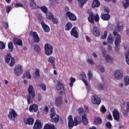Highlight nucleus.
Segmentation results:
<instances>
[{"label": "nucleus", "mask_w": 129, "mask_h": 129, "mask_svg": "<svg viewBox=\"0 0 129 129\" xmlns=\"http://www.w3.org/2000/svg\"><path fill=\"white\" fill-rule=\"evenodd\" d=\"M91 102L93 104L99 105L101 103V99L96 95H93L91 97Z\"/></svg>", "instance_id": "9"}, {"label": "nucleus", "mask_w": 129, "mask_h": 129, "mask_svg": "<svg viewBox=\"0 0 129 129\" xmlns=\"http://www.w3.org/2000/svg\"><path fill=\"white\" fill-rule=\"evenodd\" d=\"M114 76L116 79L119 80L123 77V72L120 70H117L115 71Z\"/></svg>", "instance_id": "10"}, {"label": "nucleus", "mask_w": 129, "mask_h": 129, "mask_svg": "<svg viewBox=\"0 0 129 129\" xmlns=\"http://www.w3.org/2000/svg\"><path fill=\"white\" fill-rule=\"evenodd\" d=\"M66 30L69 31L72 29V23L69 22L66 25Z\"/></svg>", "instance_id": "34"}, {"label": "nucleus", "mask_w": 129, "mask_h": 129, "mask_svg": "<svg viewBox=\"0 0 129 129\" xmlns=\"http://www.w3.org/2000/svg\"><path fill=\"white\" fill-rule=\"evenodd\" d=\"M10 120H15L17 117V113L15 111V110L11 109L9 111V114L8 115Z\"/></svg>", "instance_id": "12"}, {"label": "nucleus", "mask_w": 129, "mask_h": 129, "mask_svg": "<svg viewBox=\"0 0 129 129\" xmlns=\"http://www.w3.org/2000/svg\"><path fill=\"white\" fill-rule=\"evenodd\" d=\"M89 15L88 21L89 22H90L91 24H94V21L96 22V23L99 22V15H98V14L94 15L92 12H90L89 13Z\"/></svg>", "instance_id": "3"}, {"label": "nucleus", "mask_w": 129, "mask_h": 129, "mask_svg": "<svg viewBox=\"0 0 129 129\" xmlns=\"http://www.w3.org/2000/svg\"><path fill=\"white\" fill-rule=\"evenodd\" d=\"M64 11L66 12V16L67 15V13H71V12H70V9L69 8V7H66L64 8Z\"/></svg>", "instance_id": "52"}, {"label": "nucleus", "mask_w": 129, "mask_h": 129, "mask_svg": "<svg viewBox=\"0 0 129 129\" xmlns=\"http://www.w3.org/2000/svg\"><path fill=\"white\" fill-rule=\"evenodd\" d=\"M100 6V2L98 0H94L93 2L92 7L93 9H95V8H98V7Z\"/></svg>", "instance_id": "27"}, {"label": "nucleus", "mask_w": 129, "mask_h": 129, "mask_svg": "<svg viewBox=\"0 0 129 129\" xmlns=\"http://www.w3.org/2000/svg\"><path fill=\"white\" fill-rule=\"evenodd\" d=\"M13 42L14 45H18V46H22L23 45V41H22V40L17 38H14Z\"/></svg>", "instance_id": "26"}, {"label": "nucleus", "mask_w": 129, "mask_h": 129, "mask_svg": "<svg viewBox=\"0 0 129 129\" xmlns=\"http://www.w3.org/2000/svg\"><path fill=\"white\" fill-rule=\"evenodd\" d=\"M56 88L57 91H59L60 94H61L63 91H64V85H63L62 82L58 81L57 82Z\"/></svg>", "instance_id": "13"}, {"label": "nucleus", "mask_w": 129, "mask_h": 129, "mask_svg": "<svg viewBox=\"0 0 129 129\" xmlns=\"http://www.w3.org/2000/svg\"><path fill=\"white\" fill-rule=\"evenodd\" d=\"M82 81L84 82V83H85L86 86V88L87 89L88 92H89V91L90 90V86H88V84H87V81L83 79H82Z\"/></svg>", "instance_id": "41"}, {"label": "nucleus", "mask_w": 129, "mask_h": 129, "mask_svg": "<svg viewBox=\"0 0 129 129\" xmlns=\"http://www.w3.org/2000/svg\"><path fill=\"white\" fill-rule=\"evenodd\" d=\"M8 48L11 52L13 51V49H14V45L13 44V42H9L8 44Z\"/></svg>", "instance_id": "39"}, {"label": "nucleus", "mask_w": 129, "mask_h": 129, "mask_svg": "<svg viewBox=\"0 0 129 129\" xmlns=\"http://www.w3.org/2000/svg\"><path fill=\"white\" fill-rule=\"evenodd\" d=\"M35 97H33V96L31 95H28V96L27 97V102L28 104H31L33 101V99Z\"/></svg>", "instance_id": "35"}, {"label": "nucleus", "mask_w": 129, "mask_h": 129, "mask_svg": "<svg viewBox=\"0 0 129 129\" xmlns=\"http://www.w3.org/2000/svg\"><path fill=\"white\" fill-rule=\"evenodd\" d=\"M11 10H12V7H11V6H8L7 7L6 12L7 13H8V14H9V13H10V12H11Z\"/></svg>", "instance_id": "56"}, {"label": "nucleus", "mask_w": 129, "mask_h": 129, "mask_svg": "<svg viewBox=\"0 0 129 129\" xmlns=\"http://www.w3.org/2000/svg\"><path fill=\"white\" fill-rule=\"evenodd\" d=\"M39 109V106L36 104H33L29 107V111L30 112H37Z\"/></svg>", "instance_id": "18"}, {"label": "nucleus", "mask_w": 129, "mask_h": 129, "mask_svg": "<svg viewBox=\"0 0 129 129\" xmlns=\"http://www.w3.org/2000/svg\"><path fill=\"white\" fill-rule=\"evenodd\" d=\"M100 111L102 113H105L106 112V108H105V106L104 105H102L101 107L100 108Z\"/></svg>", "instance_id": "43"}, {"label": "nucleus", "mask_w": 129, "mask_h": 129, "mask_svg": "<svg viewBox=\"0 0 129 129\" xmlns=\"http://www.w3.org/2000/svg\"><path fill=\"white\" fill-rule=\"evenodd\" d=\"M30 36L32 37L35 43H39L40 42V37L38 35V33L36 32H31L29 34Z\"/></svg>", "instance_id": "11"}, {"label": "nucleus", "mask_w": 129, "mask_h": 129, "mask_svg": "<svg viewBox=\"0 0 129 129\" xmlns=\"http://www.w3.org/2000/svg\"><path fill=\"white\" fill-rule=\"evenodd\" d=\"M81 77H82V78H85V77H86V75H85V73L84 72H82L81 73L80 75Z\"/></svg>", "instance_id": "62"}, {"label": "nucleus", "mask_w": 129, "mask_h": 129, "mask_svg": "<svg viewBox=\"0 0 129 129\" xmlns=\"http://www.w3.org/2000/svg\"><path fill=\"white\" fill-rule=\"evenodd\" d=\"M23 77H27L28 79H31V78H32V75H31L30 71L26 72V74L24 75Z\"/></svg>", "instance_id": "42"}, {"label": "nucleus", "mask_w": 129, "mask_h": 129, "mask_svg": "<svg viewBox=\"0 0 129 129\" xmlns=\"http://www.w3.org/2000/svg\"><path fill=\"white\" fill-rule=\"evenodd\" d=\"M46 19L48 20H53V18H54V16H53V14H52V13L48 12V13H46Z\"/></svg>", "instance_id": "32"}, {"label": "nucleus", "mask_w": 129, "mask_h": 129, "mask_svg": "<svg viewBox=\"0 0 129 129\" xmlns=\"http://www.w3.org/2000/svg\"><path fill=\"white\" fill-rule=\"evenodd\" d=\"M93 34L95 37H98L100 35V32H99V28L97 26H94L93 28Z\"/></svg>", "instance_id": "21"}, {"label": "nucleus", "mask_w": 129, "mask_h": 129, "mask_svg": "<svg viewBox=\"0 0 129 129\" xmlns=\"http://www.w3.org/2000/svg\"><path fill=\"white\" fill-rule=\"evenodd\" d=\"M125 60L127 64L129 65V48L126 49L125 53Z\"/></svg>", "instance_id": "31"}, {"label": "nucleus", "mask_w": 129, "mask_h": 129, "mask_svg": "<svg viewBox=\"0 0 129 129\" xmlns=\"http://www.w3.org/2000/svg\"><path fill=\"white\" fill-rule=\"evenodd\" d=\"M79 113L82 116V122L85 125L88 124V120L87 117H86V114H85V111L83 110V108L81 107L78 109Z\"/></svg>", "instance_id": "2"}, {"label": "nucleus", "mask_w": 129, "mask_h": 129, "mask_svg": "<svg viewBox=\"0 0 129 129\" xmlns=\"http://www.w3.org/2000/svg\"><path fill=\"white\" fill-rule=\"evenodd\" d=\"M113 35L115 38L114 43L116 47H118L119 45H120V43H121V37H120V35L118 34V32L113 31Z\"/></svg>", "instance_id": "5"}, {"label": "nucleus", "mask_w": 129, "mask_h": 129, "mask_svg": "<svg viewBox=\"0 0 129 129\" xmlns=\"http://www.w3.org/2000/svg\"><path fill=\"white\" fill-rule=\"evenodd\" d=\"M101 119L100 117H96L95 119V124H101Z\"/></svg>", "instance_id": "38"}, {"label": "nucleus", "mask_w": 129, "mask_h": 129, "mask_svg": "<svg viewBox=\"0 0 129 129\" xmlns=\"http://www.w3.org/2000/svg\"><path fill=\"white\" fill-rule=\"evenodd\" d=\"M114 41V39H113V36H112V35L110 34L108 37L107 42L110 44H111V43H113Z\"/></svg>", "instance_id": "33"}, {"label": "nucleus", "mask_w": 129, "mask_h": 129, "mask_svg": "<svg viewBox=\"0 0 129 129\" xmlns=\"http://www.w3.org/2000/svg\"><path fill=\"white\" fill-rule=\"evenodd\" d=\"M86 40L88 43H90L91 42V38H90L88 36H85Z\"/></svg>", "instance_id": "60"}, {"label": "nucleus", "mask_w": 129, "mask_h": 129, "mask_svg": "<svg viewBox=\"0 0 129 129\" xmlns=\"http://www.w3.org/2000/svg\"><path fill=\"white\" fill-rule=\"evenodd\" d=\"M78 1L81 4V7H83L86 4L87 0H78Z\"/></svg>", "instance_id": "45"}, {"label": "nucleus", "mask_w": 129, "mask_h": 129, "mask_svg": "<svg viewBox=\"0 0 129 129\" xmlns=\"http://www.w3.org/2000/svg\"><path fill=\"white\" fill-rule=\"evenodd\" d=\"M106 126H107V127H108V128H111V123H110V122H108L106 124Z\"/></svg>", "instance_id": "61"}, {"label": "nucleus", "mask_w": 129, "mask_h": 129, "mask_svg": "<svg viewBox=\"0 0 129 129\" xmlns=\"http://www.w3.org/2000/svg\"><path fill=\"white\" fill-rule=\"evenodd\" d=\"M126 112H129V102H127V103H126Z\"/></svg>", "instance_id": "64"}, {"label": "nucleus", "mask_w": 129, "mask_h": 129, "mask_svg": "<svg viewBox=\"0 0 129 129\" xmlns=\"http://www.w3.org/2000/svg\"><path fill=\"white\" fill-rule=\"evenodd\" d=\"M88 76L89 77V79H92V73H91V71H89L88 72Z\"/></svg>", "instance_id": "55"}, {"label": "nucleus", "mask_w": 129, "mask_h": 129, "mask_svg": "<svg viewBox=\"0 0 129 129\" xmlns=\"http://www.w3.org/2000/svg\"><path fill=\"white\" fill-rule=\"evenodd\" d=\"M50 118H51L52 122L57 123L59 121V116L56 114L54 108H52L50 109Z\"/></svg>", "instance_id": "4"}, {"label": "nucleus", "mask_w": 129, "mask_h": 129, "mask_svg": "<svg viewBox=\"0 0 129 129\" xmlns=\"http://www.w3.org/2000/svg\"><path fill=\"white\" fill-rule=\"evenodd\" d=\"M42 128V124L41 123V121L39 120H37L33 126V129H40Z\"/></svg>", "instance_id": "22"}, {"label": "nucleus", "mask_w": 129, "mask_h": 129, "mask_svg": "<svg viewBox=\"0 0 129 129\" xmlns=\"http://www.w3.org/2000/svg\"><path fill=\"white\" fill-rule=\"evenodd\" d=\"M6 63H9L10 61H11V62L9 63V65L11 67H14L15 66V58L12 57L11 56V54L10 53H8L5 59Z\"/></svg>", "instance_id": "8"}, {"label": "nucleus", "mask_w": 129, "mask_h": 129, "mask_svg": "<svg viewBox=\"0 0 129 129\" xmlns=\"http://www.w3.org/2000/svg\"><path fill=\"white\" fill-rule=\"evenodd\" d=\"M6 48V45L5 43L2 41H0V49L4 50Z\"/></svg>", "instance_id": "47"}, {"label": "nucleus", "mask_w": 129, "mask_h": 129, "mask_svg": "<svg viewBox=\"0 0 129 129\" xmlns=\"http://www.w3.org/2000/svg\"><path fill=\"white\" fill-rule=\"evenodd\" d=\"M41 25L45 33H49L50 32V27L47 24H45L44 22H41Z\"/></svg>", "instance_id": "25"}, {"label": "nucleus", "mask_w": 129, "mask_h": 129, "mask_svg": "<svg viewBox=\"0 0 129 129\" xmlns=\"http://www.w3.org/2000/svg\"><path fill=\"white\" fill-rule=\"evenodd\" d=\"M105 59L107 63H111L113 62V58L108 54L106 55Z\"/></svg>", "instance_id": "29"}, {"label": "nucleus", "mask_w": 129, "mask_h": 129, "mask_svg": "<svg viewBox=\"0 0 129 129\" xmlns=\"http://www.w3.org/2000/svg\"><path fill=\"white\" fill-rule=\"evenodd\" d=\"M30 7L32 9H37V8H38V6L36 5L34 0L30 1Z\"/></svg>", "instance_id": "36"}, {"label": "nucleus", "mask_w": 129, "mask_h": 129, "mask_svg": "<svg viewBox=\"0 0 129 129\" xmlns=\"http://www.w3.org/2000/svg\"><path fill=\"white\" fill-rule=\"evenodd\" d=\"M68 125L69 128H72L74 125L75 126H77L80 122L77 121V117L74 118V120H73V118L72 117V115H69L68 117Z\"/></svg>", "instance_id": "1"}, {"label": "nucleus", "mask_w": 129, "mask_h": 129, "mask_svg": "<svg viewBox=\"0 0 129 129\" xmlns=\"http://www.w3.org/2000/svg\"><path fill=\"white\" fill-rule=\"evenodd\" d=\"M87 62L88 63V64H91V65H93L94 64V60H93L91 58H89L87 60Z\"/></svg>", "instance_id": "48"}, {"label": "nucleus", "mask_w": 129, "mask_h": 129, "mask_svg": "<svg viewBox=\"0 0 129 129\" xmlns=\"http://www.w3.org/2000/svg\"><path fill=\"white\" fill-rule=\"evenodd\" d=\"M123 30V24L122 22L119 21L117 23L116 27L113 32H121Z\"/></svg>", "instance_id": "15"}, {"label": "nucleus", "mask_w": 129, "mask_h": 129, "mask_svg": "<svg viewBox=\"0 0 129 129\" xmlns=\"http://www.w3.org/2000/svg\"><path fill=\"white\" fill-rule=\"evenodd\" d=\"M70 87H72L73 86V84L74 83V82H75L76 81V79H75V78H73V77H71L70 79Z\"/></svg>", "instance_id": "37"}, {"label": "nucleus", "mask_w": 129, "mask_h": 129, "mask_svg": "<svg viewBox=\"0 0 129 129\" xmlns=\"http://www.w3.org/2000/svg\"><path fill=\"white\" fill-rule=\"evenodd\" d=\"M71 35L72 36H73L74 38H76V39H77L78 38L79 34H78V31L77 29V28L74 27L71 31Z\"/></svg>", "instance_id": "19"}, {"label": "nucleus", "mask_w": 129, "mask_h": 129, "mask_svg": "<svg viewBox=\"0 0 129 129\" xmlns=\"http://www.w3.org/2000/svg\"><path fill=\"white\" fill-rule=\"evenodd\" d=\"M41 11H42L43 12V13H44L45 14H46V13H47V11H48V9L46 8V7L43 6L40 8Z\"/></svg>", "instance_id": "50"}, {"label": "nucleus", "mask_w": 129, "mask_h": 129, "mask_svg": "<svg viewBox=\"0 0 129 129\" xmlns=\"http://www.w3.org/2000/svg\"><path fill=\"white\" fill-rule=\"evenodd\" d=\"M44 129H57V128L55 127V125L53 124H46L44 127Z\"/></svg>", "instance_id": "30"}, {"label": "nucleus", "mask_w": 129, "mask_h": 129, "mask_svg": "<svg viewBox=\"0 0 129 129\" xmlns=\"http://www.w3.org/2000/svg\"><path fill=\"white\" fill-rule=\"evenodd\" d=\"M101 18L104 21H109L110 19V15L109 14H102Z\"/></svg>", "instance_id": "28"}, {"label": "nucleus", "mask_w": 129, "mask_h": 129, "mask_svg": "<svg viewBox=\"0 0 129 129\" xmlns=\"http://www.w3.org/2000/svg\"><path fill=\"white\" fill-rule=\"evenodd\" d=\"M28 92L29 95H32L33 97H35V89H34V87L30 85L28 88Z\"/></svg>", "instance_id": "20"}, {"label": "nucleus", "mask_w": 129, "mask_h": 129, "mask_svg": "<svg viewBox=\"0 0 129 129\" xmlns=\"http://www.w3.org/2000/svg\"><path fill=\"white\" fill-rule=\"evenodd\" d=\"M40 50V47H39V45H35L34 46V51L36 52H38Z\"/></svg>", "instance_id": "58"}, {"label": "nucleus", "mask_w": 129, "mask_h": 129, "mask_svg": "<svg viewBox=\"0 0 129 129\" xmlns=\"http://www.w3.org/2000/svg\"><path fill=\"white\" fill-rule=\"evenodd\" d=\"M104 87V86L103 85H102L101 84H99L97 88V89H98L99 90H102V89H103V88Z\"/></svg>", "instance_id": "51"}, {"label": "nucleus", "mask_w": 129, "mask_h": 129, "mask_svg": "<svg viewBox=\"0 0 129 129\" xmlns=\"http://www.w3.org/2000/svg\"><path fill=\"white\" fill-rule=\"evenodd\" d=\"M35 77H36L37 78L40 77V70H39V69H36L35 72Z\"/></svg>", "instance_id": "44"}, {"label": "nucleus", "mask_w": 129, "mask_h": 129, "mask_svg": "<svg viewBox=\"0 0 129 129\" xmlns=\"http://www.w3.org/2000/svg\"><path fill=\"white\" fill-rule=\"evenodd\" d=\"M124 85L125 86H127V85H129V76H125L124 78Z\"/></svg>", "instance_id": "40"}, {"label": "nucleus", "mask_w": 129, "mask_h": 129, "mask_svg": "<svg viewBox=\"0 0 129 129\" xmlns=\"http://www.w3.org/2000/svg\"><path fill=\"white\" fill-rule=\"evenodd\" d=\"M104 12H105L106 13H109V12H110V10H109V8H107V7H105L104 8Z\"/></svg>", "instance_id": "63"}, {"label": "nucleus", "mask_w": 129, "mask_h": 129, "mask_svg": "<svg viewBox=\"0 0 129 129\" xmlns=\"http://www.w3.org/2000/svg\"><path fill=\"white\" fill-rule=\"evenodd\" d=\"M15 8H23L24 7V5L21 3H17L15 4Z\"/></svg>", "instance_id": "53"}, {"label": "nucleus", "mask_w": 129, "mask_h": 129, "mask_svg": "<svg viewBox=\"0 0 129 129\" xmlns=\"http://www.w3.org/2000/svg\"><path fill=\"white\" fill-rule=\"evenodd\" d=\"M45 54L46 56H51L53 54V46L46 43L44 46Z\"/></svg>", "instance_id": "6"}, {"label": "nucleus", "mask_w": 129, "mask_h": 129, "mask_svg": "<svg viewBox=\"0 0 129 129\" xmlns=\"http://www.w3.org/2000/svg\"><path fill=\"white\" fill-rule=\"evenodd\" d=\"M107 37V31L104 32V35L101 37L102 39H105Z\"/></svg>", "instance_id": "59"}, {"label": "nucleus", "mask_w": 129, "mask_h": 129, "mask_svg": "<svg viewBox=\"0 0 129 129\" xmlns=\"http://www.w3.org/2000/svg\"><path fill=\"white\" fill-rule=\"evenodd\" d=\"M39 86H40V88L42 89V90H46V86L45 85V84H42L40 85Z\"/></svg>", "instance_id": "54"}, {"label": "nucleus", "mask_w": 129, "mask_h": 129, "mask_svg": "<svg viewBox=\"0 0 129 129\" xmlns=\"http://www.w3.org/2000/svg\"><path fill=\"white\" fill-rule=\"evenodd\" d=\"M112 113L114 119H115V120H116L117 121H118V120H119V117H120V116L119 115V112H118V110H117V109H114V110L112 112Z\"/></svg>", "instance_id": "16"}, {"label": "nucleus", "mask_w": 129, "mask_h": 129, "mask_svg": "<svg viewBox=\"0 0 129 129\" xmlns=\"http://www.w3.org/2000/svg\"><path fill=\"white\" fill-rule=\"evenodd\" d=\"M97 68L98 70L101 71L102 73H103V72H104L105 71L104 68L103 66H100L99 67H97Z\"/></svg>", "instance_id": "49"}, {"label": "nucleus", "mask_w": 129, "mask_h": 129, "mask_svg": "<svg viewBox=\"0 0 129 129\" xmlns=\"http://www.w3.org/2000/svg\"><path fill=\"white\" fill-rule=\"evenodd\" d=\"M66 16L69 18L70 21H72L73 22L77 21V17H76V15L74 13L71 12H68Z\"/></svg>", "instance_id": "14"}, {"label": "nucleus", "mask_w": 129, "mask_h": 129, "mask_svg": "<svg viewBox=\"0 0 129 129\" xmlns=\"http://www.w3.org/2000/svg\"><path fill=\"white\" fill-rule=\"evenodd\" d=\"M23 72H24V68L23 67V66L18 64L15 67L14 73L16 76H20V75L23 74Z\"/></svg>", "instance_id": "7"}, {"label": "nucleus", "mask_w": 129, "mask_h": 129, "mask_svg": "<svg viewBox=\"0 0 129 129\" xmlns=\"http://www.w3.org/2000/svg\"><path fill=\"white\" fill-rule=\"evenodd\" d=\"M123 5L124 8H127L129 6V0H125V1L123 2Z\"/></svg>", "instance_id": "46"}, {"label": "nucleus", "mask_w": 129, "mask_h": 129, "mask_svg": "<svg viewBox=\"0 0 129 129\" xmlns=\"http://www.w3.org/2000/svg\"><path fill=\"white\" fill-rule=\"evenodd\" d=\"M24 122L29 125H32L34 123V118L32 117L26 118L24 119Z\"/></svg>", "instance_id": "23"}, {"label": "nucleus", "mask_w": 129, "mask_h": 129, "mask_svg": "<svg viewBox=\"0 0 129 129\" xmlns=\"http://www.w3.org/2000/svg\"><path fill=\"white\" fill-rule=\"evenodd\" d=\"M48 62L52 66L53 69H56V65L55 62H56V58L53 56H50L48 58Z\"/></svg>", "instance_id": "17"}, {"label": "nucleus", "mask_w": 129, "mask_h": 129, "mask_svg": "<svg viewBox=\"0 0 129 129\" xmlns=\"http://www.w3.org/2000/svg\"><path fill=\"white\" fill-rule=\"evenodd\" d=\"M62 103H63L62 98L58 97L55 99V104L56 106H57V107H60Z\"/></svg>", "instance_id": "24"}, {"label": "nucleus", "mask_w": 129, "mask_h": 129, "mask_svg": "<svg viewBox=\"0 0 129 129\" xmlns=\"http://www.w3.org/2000/svg\"><path fill=\"white\" fill-rule=\"evenodd\" d=\"M53 6L58 5V2L59 0H51Z\"/></svg>", "instance_id": "57"}]
</instances>
